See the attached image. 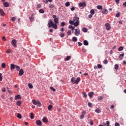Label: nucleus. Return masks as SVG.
Segmentation results:
<instances>
[{"mask_svg": "<svg viewBox=\"0 0 126 126\" xmlns=\"http://www.w3.org/2000/svg\"><path fill=\"white\" fill-rule=\"evenodd\" d=\"M48 28H53L54 29H58V25L54 23L52 20H49L47 24Z\"/></svg>", "mask_w": 126, "mask_h": 126, "instance_id": "1", "label": "nucleus"}, {"mask_svg": "<svg viewBox=\"0 0 126 126\" xmlns=\"http://www.w3.org/2000/svg\"><path fill=\"white\" fill-rule=\"evenodd\" d=\"M73 20H74V26H75V27H77V26H78V25H79V17H77V15H75Z\"/></svg>", "mask_w": 126, "mask_h": 126, "instance_id": "2", "label": "nucleus"}, {"mask_svg": "<svg viewBox=\"0 0 126 126\" xmlns=\"http://www.w3.org/2000/svg\"><path fill=\"white\" fill-rule=\"evenodd\" d=\"M32 103L33 105H37V107H41L42 106V103H41V102L39 100L36 101L35 99H33Z\"/></svg>", "mask_w": 126, "mask_h": 126, "instance_id": "3", "label": "nucleus"}, {"mask_svg": "<svg viewBox=\"0 0 126 126\" xmlns=\"http://www.w3.org/2000/svg\"><path fill=\"white\" fill-rule=\"evenodd\" d=\"M52 17L54 19V24H56L57 25L59 23V18H57V15H53Z\"/></svg>", "mask_w": 126, "mask_h": 126, "instance_id": "4", "label": "nucleus"}, {"mask_svg": "<svg viewBox=\"0 0 126 126\" xmlns=\"http://www.w3.org/2000/svg\"><path fill=\"white\" fill-rule=\"evenodd\" d=\"M17 43V41H16V39H13L11 41V44L12 46L14 47V48H16L17 47V45H16Z\"/></svg>", "mask_w": 126, "mask_h": 126, "instance_id": "5", "label": "nucleus"}, {"mask_svg": "<svg viewBox=\"0 0 126 126\" xmlns=\"http://www.w3.org/2000/svg\"><path fill=\"white\" fill-rule=\"evenodd\" d=\"M79 6H80V7H83V8H84V7H85V6H86V2H80L79 3Z\"/></svg>", "mask_w": 126, "mask_h": 126, "instance_id": "6", "label": "nucleus"}, {"mask_svg": "<svg viewBox=\"0 0 126 126\" xmlns=\"http://www.w3.org/2000/svg\"><path fill=\"white\" fill-rule=\"evenodd\" d=\"M74 34L75 36H79V35H80V30H77V29H75Z\"/></svg>", "mask_w": 126, "mask_h": 126, "instance_id": "7", "label": "nucleus"}, {"mask_svg": "<svg viewBox=\"0 0 126 126\" xmlns=\"http://www.w3.org/2000/svg\"><path fill=\"white\" fill-rule=\"evenodd\" d=\"M105 27L107 30H111V25L109 23L105 24Z\"/></svg>", "mask_w": 126, "mask_h": 126, "instance_id": "8", "label": "nucleus"}, {"mask_svg": "<svg viewBox=\"0 0 126 126\" xmlns=\"http://www.w3.org/2000/svg\"><path fill=\"white\" fill-rule=\"evenodd\" d=\"M81 79L80 77H77L76 80H75V84H78L80 82Z\"/></svg>", "mask_w": 126, "mask_h": 126, "instance_id": "9", "label": "nucleus"}, {"mask_svg": "<svg viewBox=\"0 0 126 126\" xmlns=\"http://www.w3.org/2000/svg\"><path fill=\"white\" fill-rule=\"evenodd\" d=\"M21 99V95L20 94H17L15 97V100H20Z\"/></svg>", "mask_w": 126, "mask_h": 126, "instance_id": "10", "label": "nucleus"}, {"mask_svg": "<svg viewBox=\"0 0 126 126\" xmlns=\"http://www.w3.org/2000/svg\"><path fill=\"white\" fill-rule=\"evenodd\" d=\"M36 124L37 126H42V122L40 120H36Z\"/></svg>", "mask_w": 126, "mask_h": 126, "instance_id": "11", "label": "nucleus"}, {"mask_svg": "<svg viewBox=\"0 0 126 126\" xmlns=\"http://www.w3.org/2000/svg\"><path fill=\"white\" fill-rule=\"evenodd\" d=\"M24 74V71L23 70V69H20L19 72V75H20V76H22V75H23Z\"/></svg>", "mask_w": 126, "mask_h": 126, "instance_id": "12", "label": "nucleus"}, {"mask_svg": "<svg viewBox=\"0 0 126 126\" xmlns=\"http://www.w3.org/2000/svg\"><path fill=\"white\" fill-rule=\"evenodd\" d=\"M4 7H8L9 6V3L8 2H3Z\"/></svg>", "mask_w": 126, "mask_h": 126, "instance_id": "13", "label": "nucleus"}, {"mask_svg": "<svg viewBox=\"0 0 126 126\" xmlns=\"http://www.w3.org/2000/svg\"><path fill=\"white\" fill-rule=\"evenodd\" d=\"M125 56V53H123L122 54H120L119 58L120 59V61H122L123 59H124V57Z\"/></svg>", "mask_w": 126, "mask_h": 126, "instance_id": "14", "label": "nucleus"}, {"mask_svg": "<svg viewBox=\"0 0 126 126\" xmlns=\"http://www.w3.org/2000/svg\"><path fill=\"white\" fill-rule=\"evenodd\" d=\"M93 95H94V92H92L88 93V95L90 98H92L93 97Z\"/></svg>", "mask_w": 126, "mask_h": 126, "instance_id": "15", "label": "nucleus"}, {"mask_svg": "<svg viewBox=\"0 0 126 126\" xmlns=\"http://www.w3.org/2000/svg\"><path fill=\"white\" fill-rule=\"evenodd\" d=\"M101 12H102V13H103V14H108V10H107V9H104L102 10Z\"/></svg>", "mask_w": 126, "mask_h": 126, "instance_id": "16", "label": "nucleus"}, {"mask_svg": "<svg viewBox=\"0 0 126 126\" xmlns=\"http://www.w3.org/2000/svg\"><path fill=\"white\" fill-rule=\"evenodd\" d=\"M70 59H71V56H66V57L64 58V61L65 62H67V61H69V60H70Z\"/></svg>", "mask_w": 126, "mask_h": 126, "instance_id": "17", "label": "nucleus"}, {"mask_svg": "<svg viewBox=\"0 0 126 126\" xmlns=\"http://www.w3.org/2000/svg\"><path fill=\"white\" fill-rule=\"evenodd\" d=\"M0 13L1 16H4V15L5 14V13H4V12L3 11V10H2V9H0Z\"/></svg>", "mask_w": 126, "mask_h": 126, "instance_id": "18", "label": "nucleus"}, {"mask_svg": "<svg viewBox=\"0 0 126 126\" xmlns=\"http://www.w3.org/2000/svg\"><path fill=\"white\" fill-rule=\"evenodd\" d=\"M16 103V105L19 106H21V104L22 103V102H21V101L20 100H17Z\"/></svg>", "mask_w": 126, "mask_h": 126, "instance_id": "19", "label": "nucleus"}, {"mask_svg": "<svg viewBox=\"0 0 126 126\" xmlns=\"http://www.w3.org/2000/svg\"><path fill=\"white\" fill-rule=\"evenodd\" d=\"M83 43L85 46H88V45H89V43H88V41L86 40H84Z\"/></svg>", "mask_w": 126, "mask_h": 126, "instance_id": "20", "label": "nucleus"}, {"mask_svg": "<svg viewBox=\"0 0 126 126\" xmlns=\"http://www.w3.org/2000/svg\"><path fill=\"white\" fill-rule=\"evenodd\" d=\"M71 81L73 84H75V79L74 78V77H72L71 79Z\"/></svg>", "mask_w": 126, "mask_h": 126, "instance_id": "21", "label": "nucleus"}, {"mask_svg": "<svg viewBox=\"0 0 126 126\" xmlns=\"http://www.w3.org/2000/svg\"><path fill=\"white\" fill-rule=\"evenodd\" d=\"M54 7H55V5L52 3L49 4V8H54Z\"/></svg>", "mask_w": 126, "mask_h": 126, "instance_id": "22", "label": "nucleus"}, {"mask_svg": "<svg viewBox=\"0 0 126 126\" xmlns=\"http://www.w3.org/2000/svg\"><path fill=\"white\" fill-rule=\"evenodd\" d=\"M72 40L73 42H77V37L74 36V37H72Z\"/></svg>", "mask_w": 126, "mask_h": 126, "instance_id": "23", "label": "nucleus"}, {"mask_svg": "<svg viewBox=\"0 0 126 126\" xmlns=\"http://www.w3.org/2000/svg\"><path fill=\"white\" fill-rule=\"evenodd\" d=\"M11 69L12 70V69H15V66L16 65H14L13 64H11Z\"/></svg>", "mask_w": 126, "mask_h": 126, "instance_id": "24", "label": "nucleus"}, {"mask_svg": "<svg viewBox=\"0 0 126 126\" xmlns=\"http://www.w3.org/2000/svg\"><path fill=\"white\" fill-rule=\"evenodd\" d=\"M95 113H97L98 114L101 113V110H100V109L99 108H96L95 110Z\"/></svg>", "mask_w": 126, "mask_h": 126, "instance_id": "25", "label": "nucleus"}, {"mask_svg": "<svg viewBox=\"0 0 126 126\" xmlns=\"http://www.w3.org/2000/svg\"><path fill=\"white\" fill-rule=\"evenodd\" d=\"M42 122H43V123H48V120H47V118L44 117L42 119Z\"/></svg>", "mask_w": 126, "mask_h": 126, "instance_id": "26", "label": "nucleus"}, {"mask_svg": "<svg viewBox=\"0 0 126 126\" xmlns=\"http://www.w3.org/2000/svg\"><path fill=\"white\" fill-rule=\"evenodd\" d=\"M82 31L83 32H84V33H86L87 32V31H88V30H87V28H83L82 29Z\"/></svg>", "mask_w": 126, "mask_h": 126, "instance_id": "27", "label": "nucleus"}, {"mask_svg": "<svg viewBox=\"0 0 126 126\" xmlns=\"http://www.w3.org/2000/svg\"><path fill=\"white\" fill-rule=\"evenodd\" d=\"M28 87H29L30 88V89H32V88H33V85H32V84H31V83H29Z\"/></svg>", "mask_w": 126, "mask_h": 126, "instance_id": "28", "label": "nucleus"}, {"mask_svg": "<svg viewBox=\"0 0 126 126\" xmlns=\"http://www.w3.org/2000/svg\"><path fill=\"white\" fill-rule=\"evenodd\" d=\"M90 13L91 14H92V15L95 14V11L94 10V9H92L90 11Z\"/></svg>", "mask_w": 126, "mask_h": 126, "instance_id": "29", "label": "nucleus"}, {"mask_svg": "<svg viewBox=\"0 0 126 126\" xmlns=\"http://www.w3.org/2000/svg\"><path fill=\"white\" fill-rule=\"evenodd\" d=\"M123 50H124V47H123V46H120L118 48V51H119V52H121V51H123Z\"/></svg>", "mask_w": 126, "mask_h": 126, "instance_id": "30", "label": "nucleus"}, {"mask_svg": "<svg viewBox=\"0 0 126 126\" xmlns=\"http://www.w3.org/2000/svg\"><path fill=\"white\" fill-rule=\"evenodd\" d=\"M69 23L70 24H71V25H74L75 22H74V20H73V21L70 20V21H69Z\"/></svg>", "mask_w": 126, "mask_h": 126, "instance_id": "31", "label": "nucleus"}, {"mask_svg": "<svg viewBox=\"0 0 126 126\" xmlns=\"http://www.w3.org/2000/svg\"><path fill=\"white\" fill-rule=\"evenodd\" d=\"M96 7H97V9H100V10H101V9H102V8H103V6H102V5H97L96 6Z\"/></svg>", "mask_w": 126, "mask_h": 126, "instance_id": "32", "label": "nucleus"}, {"mask_svg": "<svg viewBox=\"0 0 126 126\" xmlns=\"http://www.w3.org/2000/svg\"><path fill=\"white\" fill-rule=\"evenodd\" d=\"M83 95L84 98H87V94H86V93L83 92Z\"/></svg>", "mask_w": 126, "mask_h": 126, "instance_id": "33", "label": "nucleus"}, {"mask_svg": "<svg viewBox=\"0 0 126 126\" xmlns=\"http://www.w3.org/2000/svg\"><path fill=\"white\" fill-rule=\"evenodd\" d=\"M39 12L40 13H44V12H45V11H44V9H40L39 10Z\"/></svg>", "mask_w": 126, "mask_h": 126, "instance_id": "34", "label": "nucleus"}, {"mask_svg": "<svg viewBox=\"0 0 126 126\" xmlns=\"http://www.w3.org/2000/svg\"><path fill=\"white\" fill-rule=\"evenodd\" d=\"M53 108V105H49L48 107V109L49 110V111H50V110Z\"/></svg>", "mask_w": 126, "mask_h": 126, "instance_id": "35", "label": "nucleus"}, {"mask_svg": "<svg viewBox=\"0 0 126 126\" xmlns=\"http://www.w3.org/2000/svg\"><path fill=\"white\" fill-rule=\"evenodd\" d=\"M114 68L116 70L119 69V65H118L117 64H115L114 66Z\"/></svg>", "mask_w": 126, "mask_h": 126, "instance_id": "36", "label": "nucleus"}, {"mask_svg": "<svg viewBox=\"0 0 126 126\" xmlns=\"http://www.w3.org/2000/svg\"><path fill=\"white\" fill-rule=\"evenodd\" d=\"M15 68L16 69V70H19V69H20V67L17 65H16Z\"/></svg>", "mask_w": 126, "mask_h": 126, "instance_id": "37", "label": "nucleus"}, {"mask_svg": "<svg viewBox=\"0 0 126 126\" xmlns=\"http://www.w3.org/2000/svg\"><path fill=\"white\" fill-rule=\"evenodd\" d=\"M65 6H69V5H70V3H69V2H66L65 3Z\"/></svg>", "mask_w": 126, "mask_h": 126, "instance_id": "38", "label": "nucleus"}, {"mask_svg": "<svg viewBox=\"0 0 126 126\" xmlns=\"http://www.w3.org/2000/svg\"><path fill=\"white\" fill-rule=\"evenodd\" d=\"M34 114L33 113H31V119L32 120H33V119H34V116H33Z\"/></svg>", "mask_w": 126, "mask_h": 126, "instance_id": "39", "label": "nucleus"}, {"mask_svg": "<svg viewBox=\"0 0 126 126\" xmlns=\"http://www.w3.org/2000/svg\"><path fill=\"white\" fill-rule=\"evenodd\" d=\"M17 118H18V119H22V117L21 116V114H18L17 116Z\"/></svg>", "mask_w": 126, "mask_h": 126, "instance_id": "40", "label": "nucleus"}, {"mask_svg": "<svg viewBox=\"0 0 126 126\" xmlns=\"http://www.w3.org/2000/svg\"><path fill=\"white\" fill-rule=\"evenodd\" d=\"M120 15H121V13L119 12L116 13V17H120Z\"/></svg>", "mask_w": 126, "mask_h": 126, "instance_id": "41", "label": "nucleus"}, {"mask_svg": "<svg viewBox=\"0 0 126 126\" xmlns=\"http://www.w3.org/2000/svg\"><path fill=\"white\" fill-rule=\"evenodd\" d=\"M102 99H103V96H100L98 97L97 100L98 101H101V100H102Z\"/></svg>", "mask_w": 126, "mask_h": 126, "instance_id": "42", "label": "nucleus"}, {"mask_svg": "<svg viewBox=\"0 0 126 126\" xmlns=\"http://www.w3.org/2000/svg\"><path fill=\"white\" fill-rule=\"evenodd\" d=\"M64 25H65V23H64V22L61 23V26H62V27H63Z\"/></svg>", "mask_w": 126, "mask_h": 126, "instance_id": "43", "label": "nucleus"}, {"mask_svg": "<svg viewBox=\"0 0 126 126\" xmlns=\"http://www.w3.org/2000/svg\"><path fill=\"white\" fill-rule=\"evenodd\" d=\"M60 37H61V38H63L64 37V33H61L60 34Z\"/></svg>", "mask_w": 126, "mask_h": 126, "instance_id": "44", "label": "nucleus"}, {"mask_svg": "<svg viewBox=\"0 0 126 126\" xmlns=\"http://www.w3.org/2000/svg\"><path fill=\"white\" fill-rule=\"evenodd\" d=\"M103 63L104 64H107V63H108V60H107L106 59H105L103 61Z\"/></svg>", "mask_w": 126, "mask_h": 126, "instance_id": "45", "label": "nucleus"}, {"mask_svg": "<svg viewBox=\"0 0 126 126\" xmlns=\"http://www.w3.org/2000/svg\"><path fill=\"white\" fill-rule=\"evenodd\" d=\"M11 20L13 22H14V21H15V20H16L15 17H12Z\"/></svg>", "mask_w": 126, "mask_h": 126, "instance_id": "46", "label": "nucleus"}, {"mask_svg": "<svg viewBox=\"0 0 126 126\" xmlns=\"http://www.w3.org/2000/svg\"><path fill=\"white\" fill-rule=\"evenodd\" d=\"M50 89L52 90V91H53V92H55L56 91L55 89H54V88L53 87H51Z\"/></svg>", "mask_w": 126, "mask_h": 126, "instance_id": "47", "label": "nucleus"}, {"mask_svg": "<svg viewBox=\"0 0 126 126\" xmlns=\"http://www.w3.org/2000/svg\"><path fill=\"white\" fill-rule=\"evenodd\" d=\"M1 67H2V68H5V63H2L1 64Z\"/></svg>", "mask_w": 126, "mask_h": 126, "instance_id": "48", "label": "nucleus"}, {"mask_svg": "<svg viewBox=\"0 0 126 126\" xmlns=\"http://www.w3.org/2000/svg\"><path fill=\"white\" fill-rule=\"evenodd\" d=\"M88 107H89L90 108H91V107H92V103H91V102H89L88 103Z\"/></svg>", "mask_w": 126, "mask_h": 126, "instance_id": "49", "label": "nucleus"}, {"mask_svg": "<svg viewBox=\"0 0 126 126\" xmlns=\"http://www.w3.org/2000/svg\"><path fill=\"white\" fill-rule=\"evenodd\" d=\"M102 65L101 64H97L98 68H102Z\"/></svg>", "mask_w": 126, "mask_h": 126, "instance_id": "50", "label": "nucleus"}, {"mask_svg": "<svg viewBox=\"0 0 126 126\" xmlns=\"http://www.w3.org/2000/svg\"><path fill=\"white\" fill-rule=\"evenodd\" d=\"M90 125H91V126H93V125H94V123H93V121L91 120L90 121Z\"/></svg>", "mask_w": 126, "mask_h": 126, "instance_id": "51", "label": "nucleus"}, {"mask_svg": "<svg viewBox=\"0 0 126 126\" xmlns=\"http://www.w3.org/2000/svg\"><path fill=\"white\" fill-rule=\"evenodd\" d=\"M2 75V74L1 73H0V81H2V77L1 76Z\"/></svg>", "mask_w": 126, "mask_h": 126, "instance_id": "52", "label": "nucleus"}, {"mask_svg": "<svg viewBox=\"0 0 126 126\" xmlns=\"http://www.w3.org/2000/svg\"><path fill=\"white\" fill-rule=\"evenodd\" d=\"M1 91H2V92H5L6 91V89H5V88H3L1 89Z\"/></svg>", "mask_w": 126, "mask_h": 126, "instance_id": "53", "label": "nucleus"}, {"mask_svg": "<svg viewBox=\"0 0 126 126\" xmlns=\"http://www.w3.org/2000/svg\"><path fill=\"white\" fill-rule=\"evenodd\" d=\"M29 19L31 20L32 21H34V18L32 17V16L29 17Z\"/></svg>", "mask_w": 126, "mask_h": 126, "instance_id": "54", "label": "nucleus"}, {"mask_svg": "<svg viewBox=\"0 0 126 126\" xmlns=\"http://www.w3.org/2000/svg\"><path fill=\"white\" fill-rule=\"evenodd\" d=\"M75 7L74 6H72L71 8V11H73L74 10H75Z\"/></svg>", "mask_w": 126, "mask_h": 126, "instance_id": "55", "label": "nucleus"}, {"mask_svg": "<svg viewBox=\"0 0 126 126\" xmlns=\"http://www.w3.org/2000/svg\"><path fill=\"white\" fill-rule=\"evenodd\" d=\"M80 119H81L82 120V119H84V114H82L80 116Z\"/></svg>", "mask_w": 126, "mask_h": 126, "instance_id": "56", "label": "nucleus"}, {"mask_svg": "<svg viewBox=\"0 0 126 126\" xmlns=\"http://www.w3.org/2000/svg\"><path fill=\"white\" fill-rule=\"evenodd\" d=\"M67 35H71V31H68L67 32Z\"/></svg>", "mask_w": 126, "mask_h": 126, "instance_id": "57", "label": "nucleus"}, {"mask_svg": "<svg viewBox=\"0 0 126 126\" xmlns=\"http://www.w3.org/2000/svg\"><path fill=\"white\" fill-rule=\"evenodd\" d=\"M92 17H93V15L92 14L89 15V18H92Z\"/></svg>", "mask_w": 126, "mask_h": 126, "instance_id": "58", "label": "nucleus"}, {"mask_svg": "<svg viewBox=\"0 0 126 126\" xmlns=\"http://www.w3.org/2000/svg\"><path fill=\"white\" fill-rule=\"evenodd\" d=\"M115 126H120V124H119L118 123H116L115 124Z\"/></svg>", "mask_w": 126, "mask_h": 126, "instance_id": "59", "label": "nucleus"}, {"mask_svg": "<svg viewBox=\"0 0 126 126\" xmlns=\"http://www.w3.org/2000/svg\"><path fill=\"white\" fill-rule=\"evenodd\" d=\"M78 46H82V43L80 42H78Z\"/></svg>", "mask_w": 126, "mask_h": 126, "instance_id": "60", "label": "nucleus"}, {"mask_svg": "<svg viewBox=\"0 0 126 126\" xmlns=\"http://www.w3.org/2000/svg\"><path fill=\"white\" fill-rule=\"evenodd\" d=\"M6 53H7L8 54H10L11 51L10 50V49H8L6 51Z\"/></svg>", "mask_w": 126, "mask_h": 126, "instance_id": "61", "label": "nucleus"}, {"mask_svg": "<svg viewBox=\"0 0 126 126\" xmlns=\"http://www.w3.org/2000/svg\"><path fill=\"white\" fill-rule=\"evenodd\" d=\"M1 98H2V99H4V94H1Z\"/></svg>", "mask_w": 126, "mask_h": 126, "instance_id": "62", "label": "nucleus"}, {"mask_svg": "<svg viewBox=\"0 0 126 126\" xmlns=\"http://www.w3.org/2000/svg\"><path fill=\"white\" fill-rule=\"evenodd\" d=\"M106 125H107V126H109V125H110V121H107V122H106Z\"/></svg>", "mask_w": 126, "mask_h": 126, "instance_id": "63", "label": "nucleus"}, {"mask_svg": "<svg viewBox=\"0 0 126 126\" xmlns=\"http://www.w3.org/2000/svg\"><path fill=\"white\" fill-rule=\"evenodd\" d=\"M123 64H124V65L126 64V61H123Z\"/></svg>", "mask_w": 126, "mask_h": 126, "instance_id": "64", "label": "nucleus"}]
</instances>
